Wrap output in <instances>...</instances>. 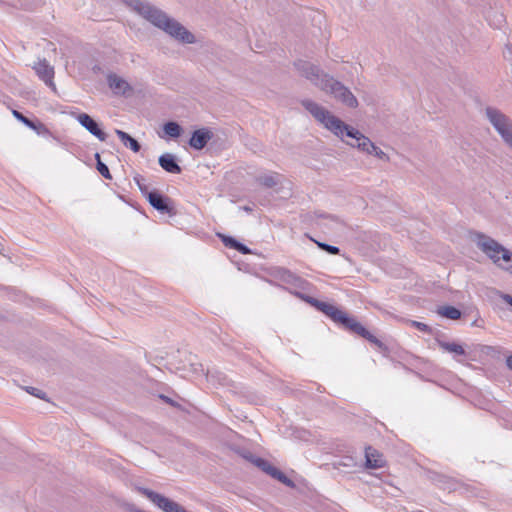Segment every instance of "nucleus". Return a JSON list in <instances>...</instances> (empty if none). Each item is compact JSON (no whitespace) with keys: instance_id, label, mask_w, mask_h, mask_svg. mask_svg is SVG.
I'll return each instance as SVG.
<instances>
[{"instance_id":"obj_1","label":"nucleus","mask_w":512,"mask_h":512,"mask_svg":"<svg viewBox=\"0 0 512 512\" xmlns=\"http://www.w3.org/2000/svg\"><path fill=\"white\" fill-rule=\"evenodd\" d=\"M301 104L319 123L331 131L335 136L343 141L344 136L350 138V140L345 141L347 145L370 154V150L374 147V143L360 131L344 123L326 108L310 99L302 100Z\"/></svg>"},{"instance_id":"obj_2","label":"nucleus","mask_w":512,"mask_h":512,"mask_svg":"<svg viewBox=\"0 0 512 512\" xmlns=\"http://www.w3.org/2000/svg\"><path fill=\"white\" fill-rule=\"evenodd\" d=\"M129 5L144 19L155 27L163 30L175 40L192 44L196 41L195 36L187 30L180 22L169 17L164 11L144 0H129Z\"/></svg>"},{"instance_id":"obj_3","label":"nucleus","mask_w":512,"mask_h":512,"mask_svg":"<svg viewBox=\"0 0 512 512\" xmlns=\"http://www.w3.org/2000/svg\"><path fill=\"white\" fill-rule=\"evenodd\" d=\"M295 295L302 299L303 301L309 303L311 306L315 307L319 311L323 312L325 315L330 317L334 322L341 324L344 328L348 329L349 331L361 336L362 338L376 345L380 349H386V346L382 341H380L377 337L371 334L355 318L349 317L344 311L338 309L336 306L320 301L316 298L302 294L300 292H296Z\"/></svg>"},{"instance_id":"obj_4","label":"nucleus","mask_w":512,"mask_h":512,"mask_svg":"<svg viewBox=\"0 0 512 512\" xmlns=\"http://www.w3.org/2000/svg\"><path fill=\"white\" fill-rule=\"evenodd\" d=\"M470 240L496 266L512 275V251L482 232H470Z\"/></svg>"},{"instance_id":"obj_5","label":"nucleus","mask_w":512,"mask_h":512,"mask_svg":"<svg viewBox=\"0 0 512 512\" xmlns=\"http://www.w3.org/2000/svg\"><path fill=\"white\" fill-rule=\"evenodd\" d=\"M485 115L503 142L512 150V120L502 111L491 106L486 107Z\"/></svg>"},{"instance_id":"obj_6","label":"nucleus","mask_w":512,"mask_h":512,"mask_svg":"<svg viewBox=\"0 0 512 512\" xmlns=\"http://www.w3.org/2000/svg\"><path fill=\"white\" fill-rule=\"evenodd\" d=\"M321 91L331 95L336 101L349 108H357L359 102L354 94L343 83L330 76L327 78Z\"/></svg>"},{"instance_id":"obj_7","label":"nucleus","mask_w":512,"mask_h":512,"mask_svg":"<svg viewBox=\"0 0 512 512\" xmlns=\"http://www.w3.org/2000/svg\"><path fill=\"white\" fill-rule=\"evenodd\" d=\"M294 67L300 76L309 80L315 87L320 90L323 88L326 79L330 78V75L320 69L318 65H315L309 61L299 59L294 62Z\"/></svg>"},{"instance_id":"obj_8","label":"nucleus","mask_w":512,"mask_h":512,"mask_svg":"<svg viewBox=\"0 0 512 512\" xmlns=\"http://www.w3.org/2000/svg\"><path fill=\"white\" fill-rule=\"evenodd\" d=\"M138 491L142 495L146 496L158 509H161L163 512H187L186 509L177 502L148 488L139 487Z\"/></svg>"},{"instance_id":"obj_9","label":"nucleus","mask_w":512,"mask_h":512,"mask_svg":"<svg viewBox=\"0 0 512 512\" xmlns=\"http://www.w3.org/2000/svg\"><path fill=\"white\" fill-rule=\"evenodd\" d=\"M147 200L153 208L161 213H167L170 215L175 214L174 207L171 205V201L168 197L156 191H152L151 193H148Z\"/></svg>"},{"instance_id":"obj_10","label":"nucleus","mask_w":512,"mask_h":512,"mask_svg":"<svg viewBox=\"0 0 512 512\" xmlns=\"http://www.w3.org/2000/svg\"><path fill=\"white\" fill-rule=\"evenodd\" d=\"M77 121L100 141H105L107 134L99 127L98 123L88 114L80 113L76 116Z\"/></svg>"},{"instance_id":"obj_11","label":"nucleus","mask_w":512,"mask_h":512,"mask_svg":"<svg viewBox=\"0 0 512 512\" xmlns=\"http://www.w3.org/2000/svg\"><path fill=\"white\" fill-rule=\"evenodd\" d=\"M213 138V132L206 127L195 130L189 140V145L195 150H202Z\"/></svg>"},{"instance_id":"obj_12","label":"nucleus","mask_w":512,"mask_h":512,"mask_svg":"<svg viewBox=\"0 0 512 512\" xmlns=\"http://www.w3.org/2000/svg\"><path fill=\"white\" fill-rule=\"evenodd\" d=\"M316 225L322 230H337L338 228L344 226V222L336 215L331 214H317L316 215Z\"/></svg>"},{"instance_id":"obj_13","label":"nucleus","mask_w":512,"mask_h":512,"mask_svg":"<svg viewBox=\"0 0 512 512\" xmlns=\"http://www.w3.org/2000/svg\"><path fill=\"white\" fill-rule=\"evenodd\" d=\"M107 83L110 89L117 95H126L132 92V87L130 84L117 74H108Z\"/></svg>"},{"instance_id":"obj_14","label":"nucleus","mask_w":512,"mask_h":512,"mask_svg":"<svg viewBox=\"0 0 512 512\" xmlns=\"http://www.w3.org/2000/svg\"><path fill=\"white\" fill-rule=\"evenodd\" d=\"M34 70L38 77L45 82L46 85L53 88L55 90V84L53 82L54 78V69L52 66L48 64V62L44 59L39 61L34 67Z\"/></svg>"},{"instance_id":"obj_15","label":"nucleus","mask_w":512,"mask_h":512,"mask_svg":"<svg viewBox=\"0 0 512 512\" xmlns=\"http://www.w3.org/2000/svg\"><path fill=\"white\" fill-rule=\"evenodd\" d=\"M365 465L369 469H378L385 466L383 455L371 446L365 449Z\"/></svg>"},{"instance_id":"obj_16","label":"nucleus","mask_w":512,"mask_h":512,"mask_svg":"<svg viewBox=\"0 0 512 512\" xmlns=\"http://www.w3.org/2000/svg\"><path fill=\"white\" fill-rule=\"evenodd\" d=\"M159 165L166 172L180 174L182 169L176 161V157L171 153H164L158 159Z\"/></svg>"},{"instance_id":"obj_17","label":"nucleus","mask_w":512,"mask_h":512,"mask_svg":"<svg viewBox=\"0 0 512 512\" xmlns=\"http://www.w3.org/2000/svg\"><path fill=\"white\" fill-rule=\"evenodd\" d=\"M115 133L126 147H129L133 152L140 151L141 145L136 139L131 137L128 133L119 129H116Z\"/></svg>"},{"instance_id":"obj_18","label":"nucleus","mask_w":512,"mask_h":512,"mask_svg":"<svg viewBox=\"0 0 512 512\" xmlns=\"http://www.w3.org/2000/svg\"><path fill=\"white\" fill-rule=\"evenodd\" d=\"M279 178L280 175L278 173L272 172L270 174L259 175L256 177V181L266 188H273L280 183Z\"/></svg>"},{"instance_id":"obj_19","label":"nucleus","mask_w":512,"mask_h":512,"mask_svg":"<svg viewBox=\"0 0 512 512\" xmlns=\"http://www.w3.org/2000/svg\"><path fill=\"white\" fill-rule=\"evenodd\" d=\"M432 480L440 486L444 490H455L457 487V482L445 475L435 474Z\"/></svg>"},{"instance_id":"obj_20","label":"nucleus","mask_w":512,"mask_h":512,"mask_svg":"<svg viewBox=\"0 0 512 512\" xmlns=\"http://www.w3.org/2000/svg\"><path fill=\"white\" fill-rule=\"evenodd\" d=\"M163 131L171 138H178L181 136L183 129L177 122L169 121L163 125Z\"/></svg>"},{"instance_id":"obj_21","label":"nucleus","mask_w":512,"mask_h":512,"mask_svg":"<svg viewBox=\"0 0 512 512\" xmlns=\"http://www.w3.org/2000/svg\"><path fill=\"white\" fill-rule=\"evenodd\" d=\"M438 314L451 320H457L461 317V311L454 306H442L438 308Z\"/></svg>"},{"instance_id":"obj_22","label":"nucleus","mask_w":512,"mask_h":512,"mask_svg":"<svg viewBox=\"0 0 512 512\" xmlns=\"http://www.w3.org/2000/svg\"><path fill=\"white\" fill-rule=\"evenodd\" d=\"M437 343L441 349L455 355H465V350L462 345L457 343H449L441 340H437Z\"/></svg>"},{"instance_id":"obj_23","label":"nucleus","mask_w":512,"mask_h":512,"mask_svg":"<svg viewBox=\"0 0 512 512\" xmlns=\"http://www.w3.org/2000/svg\"><path fill=\"white\" fill-rule=\"evenodd\" d=\"M270 476L273 477L274 479H277L279 482L285 484L288 487L295 486L294 482L291 479H289L282 471H280L276 467L271 469Z\"/></svg>"},{"instance_id":"obj_24","label":"nucleus","mask_w":512,"mask_h":512,"mask_svg":"<svg viewBox=\"0 0 512 512\" xmlns=\"http://www.w3.org/2000/svg\"><path fill=\"white\" fill-rule=\"evenodd\" d=\"M205 376L207 378L208 381L210 382H217L218 384L220 385H224L226 384V376L220 372V371H210V370H207L206 373H205Z\"/></svg>"},{"instance_id":"obj_25","label":"nucleus","mask_w":512,"mask_h":512,"mask_svg":"<svg viewBox=\"0 0 512 512\" xmlns=\"http://www.w3.org/2000/svg\"><path fill=\"white\" fill-rule=\"evenodd\" d=\"M95 159L97 161V170L98 172L105 178V179H108V180H111L112 179V176L110 174V171L107 167L106 164H104L102 161H101V158H100V154L99 153H96L95 154Z\"/></svg>"},{"instance_id":"obj_26","label":"nucleus","mask_w":512,"mask_h":512,"mask_svg":"<svg viewBox=\"0 0 512 512\" xmlns=\"http://www.w3.org/2000/svg\"><path fill=\"white\" fill-rule=\"evenodd\" d=\"M253 464L268 475H270L271 469L274 468V466L269 461L260 457L255 458L253 460Z\"/></svg>"},{"instance_id":"obj_27","label":"nucleus","mask_w":512,"mask_h":512,"mask_svg":"<svg viewBox=\"0 0 512 512\" xmlns=\"http://www.w3.org/2000/svg\"><path fill=\"white\" fill-rule=\"evenodd\" d=\"M12 114L13 116L19 120L20 122H22L24 125H26L27 127H29L30 129H33V130H36L37 129V125L32 121L30 120L29 118H27L26 116H24L21 112H19L18 110H13L12 111Z\"/></svg>"},{"instance_id":"obj_28","label":"nucleus","mask_w":512,"mask_h":512,"mask_svg":"<svg viewBox=\"0 0 512 512\" xmlns=\"http://www.w3.org/2000/svg\"><path fill=\"white\" fill-rule=\"evenodd\" d=\"M316 245L323 251L329 253V254H332V255H338L340 253V249L336 246H333V245H330V244H327V243H324V242H319V241H316V240H313Z\"/></svg>"},{"instance_id":"obj_29","label":"nucleus","mask_w":512,"mask_h":512,"mask_svg":"<svg viewBox=\"0 0 512 512\" xmlns=\"http://www.w3.org/2000/svg\"><path fill=\"white\" fill-rule=\"evenodd\" d=\"M134 180L137 183V185H138L140 191L142 192V194L145 195L146 198H148V193H151L152 191H149L147 185H145L143 183L144 178L142 176H140V175H137V176L134 177Z\"/></svg>"},{"instance_id":"obj_30","label":"nucleus","mask_w":512,"mask_h":512,"mask_svg":"<svg viewBox=\"0 0 512 512\" xmlns=\"http://www.w3.org/2000/svg\"><path fill=\"white\" fill-rule=\"evenodd\" d=\"M370 155H375L378 159L389 161L388 155L374 144V147L370 150Z\"/></svg>"},{"instance_id":"obj_31","label":"nucleus","mask_w":512,"mask_h":512,"mask_svg":"<svg viewBox=\"0 0 512 512\" xmlns=\"http://www.w3.org/2000/svg\"><path fill=\"white\" fill-rule=\"evenodd\" d=\"M220 237H221L223 244L226 247L233 248V249L236 247L237 240H235L234 238H232L230 236H225V235H220Z\"/></svg>"},{"instance_id":"obj_32","label":"nucleus","mask_w":512,"mask_h":512,"mask_svg":"<svg viewBox=\"0 0 512 512\" xmlns=\"http://www.w3.org/2000/svg\"><path fill=\"white\" fill-rule=\"evenodd\" d=\"M411 325L422 332H426V333L431 332V328L425 323L418 322V321H411Z\"/></svg>"},{"instance_id":"obj_33","label":"nucleus","mask_w":512,"mask_h":512,"mask_svg":"<svg viewBox=\"0 0 512 512\" xmlns=\"http://www.w3.org/2000/svg\"><path fill=\"white\" fill-rule=\"evenodd\" d=\"M26 391L28 393H30L31 395L36 396L39 399H45V395H46L45 392H43L42 390H39L35 387H27Z\"/></svg>"},{"instance_id":"obj_34","label":"nucleus","mask_w":512,"mask_h":512,"mask_svg":"<svg viewBox=\"0 0 512 512\" xmlns=\"http://www.w3.org/2000/svg\"><path fill=\"white\" fill-rule=\"evenodd\" d=\"M234 249L242 254H249L251 252L250 249L246 245H244L238 241H237L236 247Z\"/></svg>"},{"instance_id":"obj_35","label":"nucleus","mask_w":512,"mask_h":512,"mask_svg":"<svg viewBox=\"0 0 512 512\" xmlns=\"http://www.w3.org/2000/svg\"><path fill=\"white\" fill-rule=\"evenodd\" d=\"M159 397H160V399H162L167 404H169V405H171L173 407H179V404L177 402H175L173 399H171L170 397L165 396L163 394L159 395Z\"/></svg>"},{"instance_id":"obj_36","label":"nucleus","mask_w":512,"mask_h":512,"mask_svg":"<svg viewBox=\"0 0 512 512\" xmlns=\"http://www.w3.org/2000/svg\"><path fill=\"white\" fill-rule=\"evenodd\" d=\"M288 277L293 279V283L295 284H298L300 287H303V284H305L306 282L301 279L300 277H297L295 275H293L292 273L288 272Z\"/></svg>"},{"instance_id":"obj_37","label":"nucleus","mask_w":512,"mask_h":512,"mask_svg":"<svg viewBox=\"0 0 512 512\" xmlns=\"http://www.w3.org/2000/svg\"><path fill=\"white\" fill-rule=\"evenodd\" d=\"M192 369L195 373L205 374L206 371L201 363L192 364Z\"/></svg>"},{"instance_id":"obj_38","label":"nucleus","mask_w":512,"mask_h":512,"mask_svg":"<svg viewBox=\"0 0 512 512\" xmlns=\"http://www.w3.org/2000/svg\"><path fill=\"white\" fill-rule=\"evenodd\" d=\"M243 458H245L247 461L251 462L253 464V460L255 458H258V456L250 453V452H245L242 454Z\"/></svg>"},{"instance_id":"obj_39","label":"nucleus","mask_w":512,"mask_h":512,"mask_svg":"<svg viewBox=\"0 0 512 512\" xmlns=\"http://www.w3.org/2000/svg\"><path fill=\"white\" fill-rule=\"evenodd\" d=\"M502 299L507 303L509 304L510 306H512V296L509 295V294H504L502 296Z\"/></svg>"},{"instance_id":"obj_40","label":"nucleus","mask_w":512,"mask_h":512,"mask_svg":"<svg viewBox=\"0 0 512 512\" xmlns=\"http://www.w3.org/2000/svg\"><path fill=\"white\" fill-rule=\"evenodd\" d=\"M506 364H507L508 368L512 370V355L507 357Z\"/></svg>"},{"instance_id":"obj_41","label":"nucleus","mask_w":512,"mask_h":512,"mask_svg":"<svg viewBox=\"0 0 512 512\" xmlns=\"http://www.w3.org/2000/svg\"><path fill=\"white\" fill-rule=\"evenodd\" d=\"M241 209H243L246 212H251L252 211V208L249 207V206H243V207H241Z\"/></svg>"}]
</instances>
